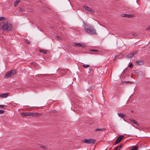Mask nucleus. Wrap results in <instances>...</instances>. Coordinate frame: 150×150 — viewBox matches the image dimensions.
<instances>
[{"instance_id":"obj_20","label":"nucleus","mask_w":150,"mask_h":150,"mask_svg":"<svg viewBox=\"0 0 150 150\" xmlns=\"http://www.w3.org/2000/svg\"><path fill=\"white\" fill-rule=\"evenodd\" d=\"M125 16H125L126 17H129L130 18L132 17V15L130 14H125Z\"/></svg>"},{"instance_id":"obj_34","label":"nucleus","mask_w":150,"mask_h":150,"mask_svg":"<svg viewBox=\"0 0 150 150\" xmlns=\"http://www.w3.org/2000/svg\"><path fill=\"white\" fill-rule=\"evenodd\" d=\"M57 38L59 39V36H57Z\"/></svg>"},{"instance_id":"obj_16","label":"nucleus","mask_w":150,"mask_h":150,"mask_svg":"<svg viewBox=\"0 0 150 150\" xmlns=\"http://www.w3.org/2000/svg\"><path fill=\"white\" fill-rule=\"evenodd\" d=\"M39 51L40 52L43 53L44 54H46L47 53L46 51L44 50H40Z\"/></svg>"},{"instance_id":"obj_25","label":"nucleus","mask_w":150,"mask_h":150,"mask_svg":"<svg viewBox=\"0 0 150 150\" xmlns=\"http://www.w3.org/2000/svg\"><path fill=\"white\" fill-rule=\"evenodd\" d=\"M4 19L5 18L4 17L0 16V21L4 20Z\"/></svg>"},{"instance_id":"obj_29","label":"nucleus","mask_w":150,"mask_h":150,"mask_svg":"<svg viewBox=\"0 0 150 150\" xmlns=\"http://www.w3.org/2000/svg\"><path fill=\"white\" fill-rule=\"evenodd\" d=\"M133 66V65L132 63H131L129 66V67L130 68H132Z\"/></svg>"},{"instance_id":"obj_22","label":"nucleus","mask_w":150,"mask_h":150,"mask_svg":"<svg viewBox=\"0 0 150 150\" xmlns=\"http://www.w3.org/2000/svg\"><path fill=\"white\" fill-rule=\"evenodd\" d=\"M90 51H91L92 52H97L98 51V50H96V49H90Z\"/></svg>"},{"instance_id":"obj_19","label":"nucleus","mask_w":150,"mask_h":150,"mask_svg":"<svg viewBox=\"0 0 150 150\" xmlns=\"http://www.w3.org/2000/svg\"><path fill=\"white\" fill-rule=\"evenodd\" d=\"M20 1V0H17L14 3V6H16Z\"/></svg>"},{"instance_id":"obj_26","label":"nucleus","mask_w":150,"mask_h":150,"mask_svg":"<svg viewBox=\"0 0 150 150\" xmlns=\"http://www.w3.org/2000/svg\"><path fill=\"white\" fill-rule=\"evenodd\" d=\"M4 111L3 110H0V114H1L3 113L4 112Z\"/></svg>"},{"instance_id":"obj_1","label":"nucleus","mask_w":150,"mask_h":150,"mask_svg":"<svg viewBox=\"0 0 150 150\" xmlns=\"http://www.w3.org/2000/svg\"><path fill=\"white\" fill-rule=\"evenodd\" d=\"M0 29L1 30L4 31H12L13 30V27L10 23L4 21L0 23Z\"/></svg>"},{"instance_id":"obj_14","label":"nucleus","mask_w":150,"mask_h":150,"mask_svg":"<svg viewBox=\"0 0 150 150\" xmlns=\"http://www.w3.org/2000/svg\"><path fill=\"white\" fill-rule=\"evenodd\" d=\"M136 63L138 65H141L144 64V62L142 61H137L136 62Z\"/></svg>"},{"instance_id":"obj_12","label":"nucleus","mask_w":150,"mask_h":150,"mask_svg":"<svg viewBox=\"0 0 150 150\" xmlns=\"http://www.w3.org/2000/svg\"><path fill=\"white\" fill-rule=\"evenodd\" d=\"M130 120L132 122L134 123V124H135L137 125H139V122H137L136 120L132 119H130Z\"/></svg>"},{"instance_id":"obj_4","label":"nucleus","mask_w":150,"mask_h":150,"mask_svg":"<svg viewBox=\"0 0 150 150\" xmlns=\"http://www.w3.org/2000/svg\"><path fill=\"white\" fill-rule=\"evenodd\" d=\"M83 142L88 144H93L95 142V140L92 139H84L83 140Z\"/></svg>"},{"instance_id":"obj_24","label":"nucleus","mask_w":150,"mask_h":150,"mask_svg":"<svg viewBox=\"0 0 150 150\" xmlns=\"http://www.w3.org/2000/svg\"><path fill=\"white\" fill-rule=\"evenodd\" d=\"M138 148L136 147H134L133 148H132L131 150H137Z\"/></svg>"},{"instance_id":"obj_18","label":"nucleus","mask_w":150,"mask_h":150,"mask_svg":"<svg viewBox=\"0 0 150 150\" xmlns=\"http://www.w3.org/2000/svg\"><path fill=\"white\" fill-rule=\"evenodd\" d=\"M35 114H34L33 112H29L28 113V116H35Z\"/></svg>"},{"instance_id":"obj_35","label":"nucleus","mask_w":150,"mask_h":150,"mask_svg":"<svg viewBox=\"0 0 150 150\" xmlns=\"http://www.w3.org/2000/svg\"><path fill=\"white\" fill-rule=\"evenodd\" d=\"M150 49V47H149Z\"/></svg>"},{"instance_id":"obj_10","label":"nucleus","mask_w":150,"mask_h":150,"mask_svg":"<svg viewBox=\"0 0 150 150\" xmlns=\"http://www.w3.org/2000/svg\"><path fill=\"white\" fill-rule=\"evenodd\" d=\"M75 107H76V108L78 110H80V108L81 107V105L79 103H76L75 104Z\"/></svg>"},{"instance_id":"obj_2","label":"nucleus","mask_w":150,"mask_h":150,"mask_svg":"<svg viewBox=\"0 0 150 150\" xmlns=\"http://www.w3.org/2000/svg\"><path fill=\"white\" fill-rule=\"evenodd\" d=\"M84 30L86 33L90 35H94L96 33L95 29L91 25H84Z\"/></svg>"},{"instance_id":"obj_11","label":"nucleus","mask_w":150,"mask_h":150,"mask_svg":"<svg viewBox=\"0 0 150 150\" xmlns=\"http://www.w3.org/2000/svg\"><path fill=\"white\" fill-rule=\"evenodd\" d=\"M123 146L122 144H121L119 146H117L115 148V150H120Z\"/></svg>"},{"instance_id":"obj_15","label":"nucleus","mask_w":150,"mask_h":150,"mask_svg":"<svg viewBox=\"0 0 150 150\" xmlns=\"http://www.w3.org/2000/svg\"><path fill=\"white\" fill-rule=\"evenodd\" d=\"M21 115L22 116H28V113L26 112H22L21 113Z\"/></svg>"},{"instance_id":"obj_32","label":"nucleus","mask_w":150,"mask_h":150,"mask_svg":"<svg viewBox=\"0 0 150 150\" xmlns=\"http://www.w3.org/2000/svg\"><path fill=\"white\" fill-rule=\"evenodd\" d=\"M27 43L28 44L30 42H29V41H27Z\"/></svg>"},{"instance_id":"obj_28","label":"nucleus","mask_w":150,"mask_h":150,"mask_svg":"<svg viewBox=\"0 0 150 150\" xmlns=\"http://www.w3.org/2000/svg\"><path fill=\"white\" fill-rule=\"evenodd\" d=\"M5 106L3 105H0V108H4Z\"/></svg>"},{"instance_id":"obj_5","label":"nucleus","mask_w":150,"mask_h":150,"mask_svg":"<svg viewBox=\"0 0 150 150\" xmlns=\"http://www.w3.org/2000/svg\"><path fill=\"white\" fill-rule=\"evenodd\" d=\"M124 137V136L120 135L118 137L116 141L115 144H117L119 143L121 141V140Z\"/></svg>"},{"instance_id":"obj_6","label":"nucleus","mask_w":150,"mask_h":150,"mask_svg":"<svg viewBox=\"0 0 150 150\" xmlns=\"http://www.w3.org/2000/svg\"><path fill=\"white\" fill-rule=\"evenodd\" d=\"M83 8H85L86 10L90 12L91 13H93L94 11L93 10L90 8L89 7L87 6H83Z\"/></svg>"},{"instance_id":"obj_23","label":"nucleus","mask_w":150,"mask_h":150,"mask_svg":"<svg viewBox=\"0 0 150 150\" xmlns=\"http://www.w3.org/2000/svg\"><path fill=\"white\" fill-rule=\"evenodd\" d=\"M125 83H129L130 84H132L133 83V82L132 81H125Z\"/></svg>"},{"instance_id":"obj_9","label":"nucleus","mask_w":150,"mask_h":150,"mask_svg":"<svg viewBox=\"0 0 150 150\" xmlns=\"http://www.w3.org/2000/svg\"><path fill=\"white\" fill-rule=\"evenodd\" d=\"M136 54V52H130L129 54H128L127 57L128 58H131Z\"/></svg>"},{"instance_id":"obj_3","label":"nucleus","mask_w":150,"mask_h":150,"mask_svg":"<svg viewBox=\"0 0 150 150\" xmlns=\"http://www.w3.org/2000/svg\"><path fill=\"white\" fill-rule=\"evenodd\" d=\"M16 73L15 70H12L9 71L8 72H7L4 76V78H7L10 77L13 75L15 74Z\"/></svg>"},{"instance_id":"obj_17","label":"nucleus","mask_w":150,"mask_h":150,"mask_svg":"<svg viewBox=\"0 0 150 150\" xmlns=\"http://www.w3.org/2000/svg\"><path fill=\"white\" fill-rule=\"evenodd\" d=\"M118 115L120 117H125L126 116V115H125L120 113H118Z\"/></svg>"},{"instance_id":"obj_7","label":"nucleus","mask_w":150,"mask_h":150,"mask_svg":"<svg viewBox=\"0 0 150 150\" xmlns=\"http://www.w3.org/2000/svg\"><path fill=\"white\" fill-rule=\"evenodd\" d=\"M74 46L75 47H85V45L82 43H74Z\"/></svg>"},{"instance_id":"obj_13","label":"nucleus","mask_w":150,"mask_h":150,"mask_svg":"<svg viewBox=\"0 0 150 150\" xmlns=\"http://www.w3.org/2000/svg\"><path fill=\"white\" fill-rule=\"evenodd\" d=\"M105 128H96L95 129V131H102L105 130Z\"/></svg>"},{"instance_id":"obj_27","label":"nucleus","mask_w":150,"mask_h":150,"mask_svg":"<svg viewBox=\"0 0 150 150\" xmlns=\"http://www.w3.org/2000/svg\"><path fill=\"white\" fill-rule=\"evenodd\" d=\"M117 55H115L114 58L113 59V61H114L116 59V58L117 57Z\"/></svg>"},{"instance_id":"obj_30","label":"nucleus","mask_w":150,"mask_h":150,"mask_svg":"<svg viewBox=\"0 0 150 150\" xmlns=\"http://www.w3.org/2000/svg\"><path fill=\"white\" fill-rule=\"evenodd\" d=\"M41 148H44L45 149H46V147L45 146H41Z\"/></svg>"},{"instance_id":"obj_33","label":"nucleus","mask_w":150,"mask_h":150,"mask_svg":"<svg viewBox=\"0 0 150 150\" xmlns=\"http://www.w3.org/2000/svg\"><path fill=\"white\" fill-rule=\"evenodd\" d=\"M132 35H136V34H132Z\"/></svg>"},{"instance_id":"obj_21","label":"nucleus","mask_w":150,"mask_h":150,"mask_svg":"<svg viewBox=\"0 0 150 150\" xmlns=\"http://www.w3.org/2000/svg\"><path fill=\"white\" fill-rule=\"evenodd\" d=\"M82 66L84 68H87L88 67H90V66L89 65L87 64V65H83Z\"/></svg>"},{"instance_id":"obj_31","label":"nucleus","mask_w":150,"mask_h":150,"mask_svg":"<svg viewBox=\"0 0 150 150\" xmlns=\"http://www.w3.org/2000/svg\"><path fill=\"white\" fill-rule=\"evenodd\" d=\"M147 29L148 30H150V25L147 28Z\"/></svg>"},{"instance_id":"obj_8","label":"nucleus","mask_w":150,"mask_h":150,"mask_svg":"<svg viewBox=\"0 0 150 150\" xmlns=\"http://www.w3.org/2000/svg\"><path fill=\"white\" fill-rule=\"evenodd\" d=\"M9 93H8L0 94V97L2 98H6L8 96Z\"/></svg>"}]
</instances>
